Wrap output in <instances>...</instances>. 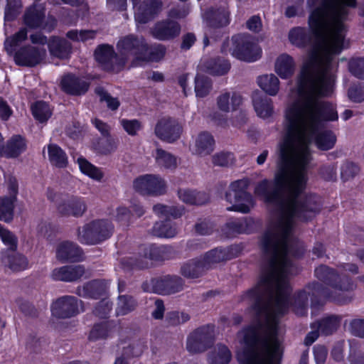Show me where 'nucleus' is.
Here are the masks:
<instances>
[{
    "label": "nucleus",
    "mask_w": 364,
    "mask_h": 364,
    "mask_svg": "<svg viewBox=\"0 0 364 364\" xmlns=\"http://www.w3.org/2000/svg\"><path fill=\"white\" fill-rule=\"evenodd\" d=\"M332 90L333 87L328 94L316 96L329 107L323 109L315 122L303 113L289 119L287 111L293 101L287 105L285 134L279 144V169L274 181L264 179L255 188V194L275 208L274 220L260 239L267 264L258 283H289V276L297 274L291 257L301 256L304 248L293 235L294 219L311 220L321 210L317 196L303 195L313 159L309 145L314 136L317 148L322 151L331 149L336 141L332 131L318 132L326 122L336 121L338 117L333 105L321 99L329 96Z\"/></svg>",
    "instance_id": "obj_1"
},
{
    "label": "nucleus",
    "mask_w": 364,
    "mask_h": 364,
    "mask_svg": "<svg viewBox=\"0 0 364 364\" xmlns=\"http://www.w3.org/2000/svg\"><path fill=\"white\" fill-rule=\"evenodd\" d=\"M309 29L310 31L306 28L297 26L291 28L289 33V39L293 45L299 48L311 46V48L299 76L298 96L289 107L287 117L293 119L298 114L303 113L306 117H309L311 122H315L318 119L321 111L329 107L328 104L319 101L316 96L328 94L330 88L333 87L338 67V63L334 57L341 51H321V60L318 65L305 70L310 53L316 43V37L311 29Z\"/></svg>",
    "instance_id": "obj_2"
},
{
    "label": "nucleus",
    "mask_w": 364,
    "mask_h": 364,
    "mask_svg": "<svg viewBox=\"0 0 364 364\" xmlns=\"http://www.w3.org/2000/svg\"><path fill=\"white\" fill-rule=\"evenodd\" d=\"M356 0H306L308 25L316 37L305 70L318 65L321 51H341L347 32L346 21Z\"/></svg>",
    "instance_id": "obj_3"
},
{
    "label": "nucleus",
    "mask_w": 364,
    "mask_h": 364,
    "mask_svg": "<svg viewBox=\"0 0 364 364\" xmlns=\"http://www.w3.org/2000/svg\"><path fill=\"white\" fill-rule=\"evenodd\" d=\"M316 277L330 288L324 287L319 282H314L296 292L291 302L293 311L299 316L306 315L309 306V296H311V305L318 303V298H324L338 304H346L352 301L349 294L355 285L346 274H339L338 272L326 265H320L314 271Z\"/></svg>",
    "instance_id": "obj_4"
},
{
    "label": "nucleus",
    "mask_w": 364,
    "mask_h": 364,
    "mask_svg": "<svg viewBox=\"0 0 364 364\" xmlns=\"http://www.w3.org/2000/svg\"><path fill=\"white\" fill-rule=\"evenodd\" d=\"M249 180L247 178L237 180L230 183L225 193V199L232 204L227 208L228 211L248 213L254 208L255 202L250 193L247 191Z\"/></svg>",
    "instance_id": "obj_5"
},
{
    "label": "nucleus",
    "mask_w": 364,
    "mask_h": 364,
    "mask_svg": "<svg viewBox=\"0 0 364 364\" xmlns=\"http://www.w3.org/2000/svg\"><path fill=\"white\" fill-rule=\"evenodd\" d=\"M113 228L109 220H94L77 229V239L82 244L95 245L108 239Z\"/></svg>",
    "instance_id": "obj_6"
},
{
    "label": "nucleus",
    "mask_w": 364,
    "mask_h": 364,
    "mask_svg": "<svg viewBox=\"0 0 364 364\" xmlns=\"http://www.w3.org/2000/svg\"><path fill=\"white\" fill-rule=\"evenodd\" d=\"M184 285V280L180 276L166 274L144 282L141 288L145 292L171 295L181 291Z\"/></svg>",
    "instance_id": "obj_7"
},
{
    "label": "nucleus",
    "mask_w": 364,
    "mask_h": 364,
    "mask_svg": "<svg viewBox=\"0 0 364 364\" xmlns=\"http://www.w3.org/2000/svg\"><path fill=\"white\" fill-rule=\"evenodd\" d=\"M232 47L230 48L232 55L239 60L254 62L261 56V50L250 34L240 33L231 38Z\"/></svg>",
    "instance_id": "obj_8"
},
{
    "label": "nucleus",
    "mask_w": 364,
    "mask_h": 364,
    "mask_svg": "<svg viewBox=\"0 0 364 364\" xmlns=\"http://www.w3.org/2000/svg\"><path fill=\"white\" fill-rule=\"evenodd\" d=\"M146 41L143 38L129 34L121 38L117 48L122 58H125V63L129 58H132V65H140L141 59H144L146 51Z\"/></svg>",
    "instance_id": "obj_9"
},
{
    "label": "nucleus",
    "mask_w": 364,
    "mask_h": 364,
    "mask_svg": "<svg viewBox=\"0 0 364 364\" xmlns=\"http://www.w3.org/2000/svg\"><path fill=\"white\" fill-rule=\"evenodd\" d=\"M214 340V326L204 325L190 333L187 337L186 348L191 353H202L213 346Z\"/></svg>",
    "instance_id": "obj_10"
},
{
    "label": "nucleus",
    "mask_w": 364,
    "mask_h": 364,
    "mask_svg": "<svg viewBox=\"0 0 364 364\" xmlns=\"http://www.w3.org/2000/svg\"><path fill=\"white\" fill-rule=\"evenodd\" d=\"M95 58L104 70L113 73L120 72L125 65V58L117 54L113 46L102 44L97 46Z\"/></svg>",
    "instance_id": "obj_11"
},
{
    "label": "nucleus",
    "mask_w": 364,
    "mask_h": 364,
    "mask_svg": "<svg viewBox=\"0 0 364 364\" xmlns=\"http://www.w3.org/2000/svg\"><path fill=\"white\" fill-rule=\"evenodd\" d=\"M134 188L141 195L161 196L166 192L164 180L159 176L146 174L134 181Z\"/></svg>",
    "instance_id": "obj_12"
},
{
    "label": "nucleus",
    "mask_w": 364,
    "mask_h": 364,
    "mask_svg": "<svg viewBox=\"0 0 364 364\" xmlns=\"http://www.w3.org/2000/svg\"><path fill=\"white\" fill-rule=\"evenodd\" d=\"M183 132V127L178 121L172 117H163L156 124L155 135L161 141L172 144L178 141Z\"/></svg>",
    "instance_id": "obj_13"
},
{
    "label": "nucleus",
    "mask_w": 364,
    "mask_h": 364,
    "mask_svg": "<svg viewBox=\"0 0 364 364\" xmlns=\"http://www.w3.org/2000/svg\"><path fill=\"white\" fill-rule=\"evenodd\" d=\"M241 248L239 245H231L225 248L217 247L207 252L200 257L208 270L215 264L230 260L239 256Z\"/></svg>",
    "instance_id": "obj_14"
},
{
    "label": "nucleus",
    "mask_w": 364,
    "mask_h": 364,
    "mask_svg": "<svg viewBox=\"0 0 364 364\" xmlns=\"http://www.w3.org/2000/svg\"><path fill=\"white\" fill-rule=\"evenodd\" d=\"M46 56V50L32 46L21 47L14 55L15 63L21 66L35 67Z\"/></svg>",
    "instance_id": "obj_15"
},
{
    "label": "nucleus",
    "mask_w": 364,
    "mask_h": 364,
    "mask_svg": "<svg viewBox=\"0 0 364 364\" xmlns=\"http://www.w3.org/2000/svg\"><path fill=\"white\" fill-rule=\"evenodd\" d=\"M45 9L42 6H33L29 8L24 14V22L30 28H36L41 27L48 31H52L56 21L53 17H48L45 21Z\"/></svg>",
    "instance_id": "obj_16"
},
{
    "label": "nucleus",
    "mask_w": 364,
    "mask_h": 364,
    "mask_svg": "<svg viewBox=\"0 0 364 364\" xmlns=\"http://www.w3.org/2000/svg\"><path fill=\"white\" fill-rule=\"evenodd\" d=\"M78 300L73 296H64L55 301L51 306L53 316L58 318H68L78 314Z\"/></svg>",
    "instance_id": "obj_17"
},
{
    "label": "nucleus",
    "mask_w": 364,
    "mask_h": 364,
    "mask_svg": "<svg viewBox=\"0 0 364 364\" xmlns=\"http://www.w3.org/2000/svg\"><path fill=\"white\" fill-rule=\"evenodd\" d=\"M181 29V26L177 21L165 19L157 21L151 28V33L159 41H167L178 37Z\"/></svg>",
    "instance_id": "obj_18"
},
{
    "label": "nucleus",
    "mask_w": 364,
    "mask_h": 364,
    "mask_svg": "<svg viewBox=\"0 0 364 364\" xmlns=\"http://www.w3.org/2000/svg\"><path fill=\"white\" fill-rule=\"evenodd\" d=\"M150 251L149 245L141 246L138 253L122 259V266L132 270H141L151 267L153 259Z\"/></svg>",
    "instance_id": "obj_19"
},
{
    "label": "nucleus",
    "mask_w": 364,
    "mask_h": 364,
    "mask_svg": "<svg viewBox=\"0 0 364 364\" xmlns=\"http://www.w3.org/2000/svg\"><path fill=\"white\" fill-rule=\"evenodd\" d=\"M87 210L85 201L78 197L70 196L63 200L57 205V211L61 216L82 217Z\"/></svg>",
    "instance_id": "obj_20"
},
{
    "label": "nucleus",
    "mask_w": 364,
    "mask_h": 364,
    "mask_svg": "<svg viewBox=\"0 0 364 364\" xmlns=\"http://www.w3.org/2000/svg\"><path fill=\"white\" fill-rule=\"evenodd\" d=\"M85 273L83 265H65L55 268L51 272V278L55 281L74 282L80 279Z\"/></svg>",
    "instance_id": "obj_21"
},
{
    "label": "nucleus",
    "mask_w": 364,
    "mask_h": 364,
    "mask_svg": "<svg viewBox=\"0 0 364 364\" xmlns=\"http://www.w3.org/2000/svg\"><path fill=\"white\" fill-rule=\"evenodd\" d=\"M61 90L71 95H84L89 88V83L83 79L68 73L62 77L60 81Z\"/></svg>",
    "instance_id": "obj_22"
},
{
    "label": "nucleus",
    "mask_w": 364,
    "mask_h": 364,
    "mask_svg": "<svg viewBox=\"0 0 364 364\" xmlns=\"http://www.w3.org/2000/svg\"><path fill=\"white\" fill-rule=\"evenodd\" d=\"M198 68L212 75H223L229 71L230 63L222 58H203Z\"/></svg>",
    "instance_id": "obj_23"
},
{
    "label": "nucleus",
    "mask_w": 364,
    "mask_h": 364,
    "mask_svg": "<svg viewBox=\"0 0 364 364\" xmlns=\"http://www.w3.org/2000/svg\"><path fill=\"white\" fill-rule=\"evenodd\" d=\"M1 262L5 268L14 272L23 271L28 267V260L26 257L17 252L16 250L1 252Z\"/></svg>",
    "instance_id": "obj_24"
},
{
    "label": "nucleus",
    "mask_w": 364,
    "mask_h": 364,
    "mask_svg": "<svg viewBox=\"0 0 364 364\" xmlns=\"http://www.w3.org/2000/svg\"><path fill=\"white\" fill-rule=\"evenodd\" d=\"M162 8L161 0H144L135 13V19L140 23H146L154 18Z\"/></svg>",
    "instance_id": "obj_25"
},
{
    "label": "nucleus",
    "mask_w": 364,
    "mask_h": 364,
    "mask_svg": "<svg viewBox=\"0 0 364 364\" xmlns=\"http://www.w3.org/2000/svg\"><path fill=\"white\" fill-rule=\"evenodd\" d=\"M82 250L75 242L64 241L56 250V258L61 262H79L82 260Z\"/></svg>",
    "instance_id": "obj_26"
},
{
    "label": "nucleus",
    "mask_w": 364,
    "mask_h": 364,
    "mask_svg": "<svg viewBox=\"0 0 364 364\" xmlns=\"http://www.w3.org/2000/svg\"><path fill=\"white\" fill-rule=\"evenodd\" d=\"M342 316L331 314L324 316L311 324V329H318L321 336H331L335 333L341 326Z\"/></svg>",
    "instance_id": "obj_27"
},
{
    "label": "nucleus",
    "mask_w": 364,
    "mask_h": 364,
    "mask_svg": "<svg viewBox=\"0 0 364 364\" xmlns=\"http://www.w3.org/2000/svg\"><path fill=\"white\" fill-rule=\"evenodd\" d=\"M242 102V97L236 92H223L216 99L217 107L225 113L236 110Z\"/></svg>",
    "instance_id": "obj_28"
},
{
    "label": "nucleus",
    "mask_w": 364,
    "mask_h": 364,
    "mask_svg": "<svg viewBox=\"0 0 364 364\" xmlns=\"http://www.w3.org/2000/svg\"><path fill=\"white\" fill-rule=\"evenodd\" d=\"M252 104L258 117L266 119L274 112L273 102L271 98L257 91L252 94Z\"/></svg>",
    "instance_id": "obj_29"
},
{
    "label": "nucleus",
    "mask_w": 364,
    "mask_h": 364,
    "mask_svg": "<svg viewBox=\"0 0 364 364\" xmlns=\"http://www.w3.org/2000/svg\"><path fill=\"white\" fill-rule=\"evenodd\" d=\"M230 12L225 8L208 9L204 14V18L208 26L212 28H221L230 23Z\"/></svg>",
    "instance_id": "obj_30"
},
{
    "label": "nucleus",
    "mask_w": 364,
    "mask_h": 364,
    "mask_svg": "<svg viewBox=\"0 0 364 364\" xmlns=\"http://www.w3.org/2000/svg\"><path fill=\"white\" fill-rule=\"evenodd\" d=\"M48 46L51 55L60 59L68 58L72 52L71 43L67 39L60 37H52Z\"/></svg>",
    "instance_id": "obj_31"
},
{
    "label": "nucleus",
    "mask_w": 364,
    "mask_h": 364,
    "mask_svg": "<svg viewBox=\"0 0 364 364\" xmlns=\"http://www.w3.org/2000/svg\"><path fill=\"white\" fill-rule=\"evenodd\" d=\"M208 271L201 257L190 259L182 264L180 273L188 279H197Z\"/></svg>",
    "instance_id": "obj_32"
},
{
    "label": "nucleus",
    "mask_w": 364,
    "mask_h": 364,
    "mask_svg": "<svg viewBox=\"0 0 364 364\" xmlns=\"http://www.w3.org/2000/svg\"><path fill=\"white\" fill-rule=\"evenodd\" d=\"M26 139L21 135H14L4 146L1 156L6 158H16L26 150Z\"/></svg>",
    "instance_id": "obj_33"
},
{
    "label": "nucleus",
    "mask_w": 364,
    "mask_h": 364,
    "mask_svg": "<svg viewBox=\"0 0 364 364\" xmlns=\"http://www.w3.org/2000/svg\"><path fill=\"white\" fill-rule=\"evenodd\" d=\"M107 288V283L104 280L95 279L87 282L82 288L79 287L77 294L83 297L98 299L105 294Z\"/></svg>",
    "instance_id": "obj_34"
},
{
    "label": "nucleus",
    "mask_w": 364,
    "mask_h": 364,
    "mask_svg": "<svg viewBox=\"0 0 364 364\" xmlns=\"http://www.w3.org/2000/svg\"><path fill=\"white\" fill-rule=\"evenodd\" d=\"M120 354L117 356L114 364H130L129 360L139 356L143 352L144 347L140 345H134L122 342L118 345Z\"/></svg>",
    "instance_id": "obj_35"
},
{
    "label": "nucleus",
    "mask_w": 364,
    "mask_h": 364,
    "mask_svg": "<svg viewBox=\"0 0 364 364\" xmlns=\"http://www.w3.org/2000/svg\"><path fill=\"white\" fill-rule=\"evenodd\" d=\"M178 196L183 203L190 205H201L208 201V196L205 193L189 189H179Z\"/></svg>",
    "instance_id": "obj_36"
},
{
    "label": "nucleus",
    "mask_w": 364,
    "mask_h": 364,
    "mask_svg": "<svg viewBox=\"0 0 364 364\" xmlns=\"http://www.w3.org/2000/svg\"><path fill=\"white\" fill-rule=\"evenodd\" d=\"M275 71L282 78L291 77L294 72L293 58L287 54L279 56L275 63Z\"/></svg>",
    "instance_id": "obj_37"
},
{
    "label": "nucleus",
    "mask_w": 364,
    "mask_h": 364,
    "mask_svg": "<svg viewBox=\"0 0 364 364\" xmlns=\"http://www.w3.org/2000/svg\"><path fill=\"white\" fill-rule=\"evenodd\" d=\"M257 82L259 87L269 95L275 96L279 92V80L274 74L259 76Z\"/></svg>",
    "instance_id": "obj_38"
},
{
    "label": "nucleus",
    "mask_w": 364,
    "mask_h": 364,
    "mask_svg": "<svg viewBox=\"0 0 364 364\" xmlns=\"http://www.w3.org/2000/svg\"><path fill=\"white\" fill-rule=\"evenodd\" d=\"M48 159L50 164L58 168H65L68 165V156L65 152L57 144L48 145Z\"/></svg>",
    "instance_id": "obj_39"
},
{
    "label": "nucleus",
    "mask_w": 364,
    "mask_h": 364,
    "mask_svg": "<svg viewBox=\"0 0 364 364\" xmlns=\"http://www.w3.org/2000/svg\"><path fill=\"white\" fill-rule=\"evenodd\" d=\"M154 159L156 164L165 169L173 170L178 166L177 158L161 148L156 149Z\"/></svg>",
    "instance_id": "obj_40"
},
{
    "label": "nucleus",
    "mask_w": 364,
    "mask_h": 364,
    "mask_svg": "<svg viewBox=\"0 0 364 364\" xmlns=\"http://www.w3.org/2000/svg\"><path fill=\"white\" fill-rule=\"evenodd\" d=\"M215 141L208 132L200 133L196 140V151L200 155H208L213 151Z\"/></svg>",
    "instance_id": "obj_41"
},
{
    "label": "nucleus",
    "mask_w": 364,
    "mask_h": 364,
    "mask_svg": "<svg viewBox=\"0 0 364 364\" xmlns=\"http://www.w3.org/2000/svg\"><path fill=\"white\" fill-rule=\"evenodd\" d=\"M152 233L157 237L169 238L175 237L178 230L175 224L166 220L165 221L156 222L152 228Z\"/></svg>",
    "instance_id": "obj_42"
},
{
    "label": "nucleus",
    "mask_w": 364,
    "mask_h": 364,
    "mask_svg": "<svg viewBox=\"0 0 364 364\" xmlns=\"http://www.w3.org/2000/svg\"><path fill=\"white\" fill-rule=\"evenodd\" d=\"M14 196L0 198V220L9 223L14 217Z\"/></svg>",
    "instance_id": "obj_43"
},
{
    "label": "nucleus",
    "mask_w": 364,
    "mask_h": 364,
    "mask_svg": "<svg viewBox=\"0 0 364 364\" xmlns=\"http://www.w3.org/2000/svg\"><path fill=\"white\" fill-rule=\"evenodd\" d=\"M136 305L137 303L132 296L128 294L119 295L116 309L117 314L126 315L134 311Z\"/></svg>",
    "instance_id": "obj_44"
},
{
    "label": "nucleus",
    "mask_w": 364,
    "mask_h": 364,
    "mask_svg": "<svg viewBox=\"0 0 364 364\" xmlns=\"http://www.w3.org/2000/svg\"><path fill=\"white\" fill-rule=\"evenodd\" d=\"M166 52V47L162 44H157L149 49L147 43H146V51L144 53V59H141L140 65L142 63L149 61L158 62L164 58Z\"/></svg>",
    "instance_id": "obj_45"
},
{
    "label": "nucleus",
    "mask_w": 364,
    "mask_h": 364,
    "mask_svg": "<svg viewBox=\"0 0 364 364\" xmlns=\"http://www.w3.org/2000/svg\"><path fill=\"white\" fill-rule=\"evenodd\" d=\"M212 90L211 80L203 75L197 74L195 77V92L197 97H204Z\"/></svg>",
    "instance_id": "obj_46"
},
{
    "label": "nucleus",
    "mask_w": 364,
    "mask_h": 364,
    "mask_svg": "<svg viewBox=\"0 0 364 364\" xmlns=\"http://www.w3.org/2000/svg\"><path fill=\"white\" fill-rule=\"evenodd\" d=\"M0 240L6 247L2 252H11L17 250L18 237L9 230L0 224Z\"/></svg>",
    "instance_id": "obj_47"
},
{
    "label": "nucleus",
    "mask_w": 364,
    "mask_h": 364,
    "mask_svg": "<svg viewBox=\"0 0 364 364\" xmlns=\"http://www.w3.org/2000/svg\"><path fill=\"white\" fill-rule=\"evenodd\" d=\"M209 359L210 364H228L231 359V353L225 346L218 345Z\"/></svg>",
    "instance_id": "obj_48"
},
{
    "label": "nucleus",
    "mask_w": 364,
    "mask_h": 364,
    "mask_svg": "<svg viewBox=\"0 0 364 364\" xmlns=\"http://www.w3.org/2000/svg\"><path fill=\"white\" fill-rule=\"evenodd\" d=\"M151 250V256L153 261H162L169 259L173 257V248L171 246L161 245L156 246L154 245H149Z\"/></svg>",
    "instance_id": "obj_49"
},
{
    "label": "nucleus",
    "mask_w": 364,
    "mask_h": 364,
    "mask_svg": "<svg viewBox=\"0 0 364 364\" xmlns=\"http://www.w3.org/2000/svg\"><path fill=\"white\" fill-rule=\"evenodd\" d=\"M31 109L33 117L40 122H46L52 114L49 105L42 101L37 102L34 104Z\"/></svg>",
    "instance_id": "obj_50"
},
{
    "label": "nucleus",
    "mask_w": 364,
    "mask_h": 364,
    "mask_svg": "<svg viewBox=\"0 0 364 364\" xmlns=\"http://www.w3.org/2000/svg\"><path fill=\"white\" fill-rule=\"evenodd\" d=\"M77 162L81 171L89 176L90 178L100 181L103 177V173L102 171L98 168L87 161L85 159L79 158L77 159Z\"/></svg>",
    "instance_id": "obj_51"
},
{
    "label": "nucleus",
    "mask_w": 364,
    "mask_h": 364,
    "mask_svg": "<svg viewBox=\"0 0 364 364\" xmlns=\"http://www.w3.org/2000/svg\"><path fill=\"white\" fill-rule=\"evenodd\" d=\"M27 38L26 28H21L13 36L6 38L5 48L8 52H13L15 48Z\"/></svg>",
    "instance_id": "obj_52"
},
{
    "label": "nucleus",
    "mask_w": 364,
    "mask_h": 364,
    "mask_svg": "<svg viewBox=\"0 0 364 364\" xmlns=\"http://www.w3.org/2000/svg\"><path fill=\"white\" fill-rule=\"evenodd\" d=\"M111 324L108 321H104L95 324L89 335L90 341H96L101 338H105L110 331Z\"/></svg>",
    "instance_id": "obj_53"
},
{
    "label": "nucleus",
    "mask_w": 364,
    "mask_h": 364,
    "mask_svg": "<svg viewBox=\"0 0 364 364\" xmlns=\"http://www.w3.org/2000/svg\"><path fill=\"white\" fill-rule=\"evenodd\" d=\"M235 161L233 154L228 151H220L212 156V162L214 166L228 167L234 164Z\"/></svg>",
    "instance_id": "obj_54"
},
{
    "label": "nucleus",
    "mask_w": 364,
    "mask_h": 364,
    "mask_svg": "<svg viewBox=\"0 0 364 364\" xmlns=\"http://www.w3.org/2000/svg\"><path fill=\"white\" fill-rule=\"evenodd\" d=\"M20 0H7L5 6L4 18L6 21H14L21 12Z\"/></svg>",
    "instance_id": "obj_55"
},
{
    "label": "nucleus",
    "mask_w": 364,
    "mask_h": 364,
    "mask_svg": "<svg viewBox=\"0 0 364 364\" xmlns=\"http://www.w3.org/2000/svg\"><path fill=\"white\" fill-rule=\"evenodd\" d=\"M95 93L99 96L100 102H105L109 109L116 110L119 107L120 102L117 98L112 97L103 87L95 88Z\"/></svg>",
    "instance_id": "obj_56"
},
{
    "label": "nucleus",
    "mask_w": 364,
    "mask_h": 364,
    "mask_svg": "<svg viewBox=\"0 0 364 364\" xmlns=\"http://www.w3.org/2000/svg\"><path fill=\"white\" fill-rule=\"evenodd\" d=\"M191 319V316L188 314L186 312H179L177 311H173L167 313L166 316V320L167 323L173 326H176L186 322L188 321Z\"/></svg>",
    "instance_id": "obj_57"
},
{
    "label": "nucleus",
    "mask_w": 364,
    "mask_h": 364,
    "mask_svg": "<svg viewBox=\"0 0 364 364\" xmlns=\"http://www.w3.org/2000/svg\"><path fill=\"white\" fill-rule=\"evenodd\" d=\"M360 171L359 166L352 162L346 161L341 166V176L343 181H348L353 178Z\"/></svg>",
    "instance_id": "obj_58"
},
{
    "label": "nucleus",
    "mask_w": 364,
    "mask_h": 364,
    "mask_svg": "<svg viewBox=\"0 0 364 364\" xmlns=\"http://www.w3.org/2000/svg\"><path fill=\"white\" fill-rule=\"evenodd\" d=\"M350 72L359 79H364V58H353L349 61Z\"/></svg>",
    "instance_id": "obj_59"
},
{
    "label": "nucleus",
    "mask_w": 364,
    "mask_h": 364,
    "mask_svg": "<svg viewBox=\"0 0 364 364\" xmlns=\"http://www.w3.org/2000/svg\"><path fill=\"white\" fill-rule=\"evenodd\" d=\"M120 124L125 132L130 136H136L142 127L141 122L137 119H122L120 120Z\"/></svg>",
    "instance_id": "obj_60"
},
{
    "label": "nucleus",
    "mask_w": 364,
    "mask_h": 364,
    "mask_svg": "<svg viewBox=\"0 0 364 364\" xmlns=\"http://www.w3.org/2000/svg\"><path fill=\"white\" fill-rule=\"evenodd\" d=\"M112 304L108 299H103L95 306L93 314L100 318H105L110 312Z\"/></svg>",
    "instance_id": "obj_61"
},
{
    "label": "nucleus",
    "mask_w": 364,
    "mask_h": 364,
    "mask_svg": "<svg viewBox=\"0 0 364 364\" xmlns=\"http://www.w3.org/2000/svg\"><path fill=\"white\" fill-rule=\"evenodd\" d=\"M349 99L356 103L364 101V86L361 85H353L348 91Z\"/></svg>",
    "instance_id": "obj_62"
},
{
    "label": "nucleus",
    "mask_w": 364,
    "mask_h": 364,
    "mask_svg": "<svg viewBox=\"0 0 364 364\" xmlns=\"http://www.w3.org/2000/svg\"><path fill=\"white\" fill-rule=\"evenodd\" d=\"M117 144L114 139L108 137L98 143V151L102 154H108L115 151Z\"/></svg>",
    "instance_id": "obj_63"
},
{
    "label": "nucleus",
    "mask_w": 364,
    "mask_h": 364,
    "mask_svg": "<svg viewBox=\"0 0 364 364\" xmlns=\"http://www.w3.org/2000/svg\"><path fill=\"white\" fill-rule=\"evenodd\" d=\"M314 360L316 364H324L327 356L328 349L323 345H316L313 348Z\"/></svg>",
    "instance_id": "obj_64"
}]
</instances>
